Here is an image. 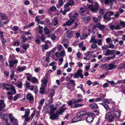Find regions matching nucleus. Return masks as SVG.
Here are the masks:
<instances>
[{
	"instance_id": "3c124183",
	"label": "nucleus",
	"mask_w": 125,
	"mask_h": 125,
	"mask_svg": "<svg viewBox=\"0 0 125 125\" xmlns=\"http://www.w3.org/2000/svg\"><path fill=\"white\" fill-rule=\"evenodd\" d=\"M103 105L106 110H108L109 109V106L108 105L105 104H103Z\"/></svg>"
},
{
	"instance_id": "ea45409f",
	"label": "nucleus",
	"mask_w": 125,
	"mask_h": 125,
	"mask_svg": "<svg viewBox=\"0 0 125 125\" xmlns=\"http://www.w3.org/2000/svg\"><path fill=\"white\" fill-rule=\"evenodd\" d=\"M23 117L24 118V120L26 122H28L30 120V118L28 116H22V118Z\"/></svg>"
},
{
	"instance_id": "a878e982",
	"label": "nucleus",
	"mask_w": 125,
	"mask_h": 125,
	"mask_svg": "<svg viewBox=\"0 0 125 125\" xmlns=\"http://www.w3.org/2000/svg\"><path fill=\"white\" fill-rule=\"evenodd\" d=\"M89 106L92 109H95L98 107L97 105L95 103L91 104L89 105Z\"/></svg>"
},
{
	"instance_id": "774afa93",
	"label": "nucleus",
	"mask_w": 125,
	"mask_h": 125,
	"mask_svg": "<svg viewBox=\"0 0 125 125\" xmlns=\"http://www.w3.org/2000/svg\"><path fill=\"white\" fill-rule=\"evenodd\" d=\"M102 48L103 50H106L108 48L107 46L106 45H104L102 47Z\"/></svg>"
},
{
	"instance_id": "6ab92c4d",
	"label": "nucleus",
	"mask_w": 125,
	"mask_h": 125,
	"mask_svg": "<svg viewBox=\"0 0 125 125\" xmlns=\"http://www.w3.org/2000/svg\"><path fill=\"white\" fill-rule=\"evenodd\" d=\"M18 62L17 60H13L10 61V62L9 66L10 67H13L14 64L17 63Z\"/></svg>"
},
{
	"instance_id": "f8f14e48",
	"label": "nucleus",
	"mask_w": 125,
	"mask_h": 125,
	"mask_svg": "<svg viewBox=\"0 0 125 125\" xmlns=\"http://www.w3.org/2000/svg\"><path fill=\"white\" fill-rule=\"evenodd\" d=\"M82 20L83 22L87 23L90 20V18L89 16H82L81 17Z\"/></svg>"
},
{
	"instance_id": "b1692460",
	"label": "nucleus",
	"mask_w": 125,
	"mask_h": 125,
	"mask_svg": "<svg viewBox=\"0 0 125 125\" xmlns=\"http://www.w3.org/2000/svg\"><path fill=\"white\" fill-rule=\"evenodd\" d=\"M26 69V66H24L22 67H17V70L20 72H21L25 70Z\"/></svg>"
},
{
	"instance_id": "4c0bfd02",
	"label": "nucleus",
	"mask_w": 125,
	"mask_h": 125,
	"mask_svg": "<svg viewBox=\"0 0 125 125\" xmlns=\"http://www.w3.org/2000/svg\"><path fill=\"white\" fill-rule=\"evenodd\" d=\"M69 6L67 5L66 4L64 5V10L65 11H68L70 9V8L69 7Z\"/></svg>"
},
{
	"instance_id": "2f4dec72",
	"label": "nucleus",
	"mask_w": 125,
	"mask_h": 125,
	"mask_svg": "<svg viewBox=\"0 0 125 125\" xmlns=\"http://www.w3.org/2000/svg\"><path fill=\"white\" fill-rule=\"evenodd\" d=\"M84 105L83 104H75L74 105V108H77L80 107H82Z\"/></svg>"
},
{
	"instance_id": "4468645a",
	"label": "nucleus",
	"mask_w": 125,
	"mask_h": 125,
	"mask_svg": "<svg viewBox=\"0 0 125 125\" xmlns=\"http://www.w3.org/2000/svg\"><path fill=\"white\" fill-rule=\"evenodd\" d=\"M96 27L100 29L101 31L103 30L105 28V26L99 23H97L96 24V26H94V27L95 28Z\"/></svg>"
},
{
	"instance_id": "338daca9",
	"label": "nucleus",
	"mask_w": 125,
	"mask_h": 125,
	"mask_svg": "<svg viewBox=\"0 0 125 125\" xmlns=\"http://www.w3.org/2000/svg\"><path fill=\"white\" fill-rule=\"evenodd\" d=\"M107 61V57H104L101 60V61H102V62H105Z\"/></svg>"
},
{
	"instance_id": "ddd939ff",
	"label": "nucleus",
	"mask_w": 125,
	"mask_h": 125,
	"mask_svg": "<svg viewBox=\"0 0 125 125\" xmlns=\"http://www.w3.org/2000/svg\"><path fill=\"white\" fill-rule=\"evenodd\" d=\"M50 118L53 120L57 119L58 116L57 114H53V112H50Z\"/></svg>"
},
{
	"instance_id": "09e8293b",
	"label": "nucleus",
	"mask_w": 125,
	"mask_h": 125,
	"mask_svg": "<svg viewBox=\"0 0 125 125\" xmlns=\"http://www.w3.org/2000/svg\"><path fill=\"white\" fill-rule=\"evenodd\" d=\"M97 45L96 44L94 43L92 44L91 46V47L92 49H95L98 47Z\"/></svg>"
},
{
	"instance_id": "58836bf2",
	"label": "nucleus",
	"mask_w": 125,
	"mask_h": 125,
	"mask_svg": "<svg viewBox=\"0 0 125 125\" xmlns=\"http://www.w3.org/2000/svg\"><path fill=\"white\" fill-rule=\"evenodd\" d=\"M44 31L45 32V34L46 35H48L50 33L49 30L48 29L47 27H45L44 28Z\"/></svg>"
},
{
	"instance_id": "7ed1b4c3",
	"label": "nucleus",
	"mask_w": 125,
	"mask_h": 125,
	"mask_svg": "<svg viewBox=\"0 0 125 125\" xmlns=\"http://www.w3.org/2000/svg\"><path fill=\"white\" fill-rule=\"evenodd\" d=\"M99 7V6L98 3L95 2L94 3V6L91 5L89 6L88 8L92 12H94L98 10Z\"/></svg>"
},
{
	"instance_id": "393cba45",
	"label": "nucleus",
	"mask_w": 125,
	"mask_h": 125,
	"mask_svg": "<svg viewBox=\"0 0 125 125\" xmlns=\"http://www.w3.org/2000/svg\"><path fill=\"white\" fill-rule=\"evenodd\" d=\"M90 43H97V40L95 39V36H93L91 38L90 41H89Z\"/></svg>"
},
{
	"instance_id": "5fc2aeb1",
	"label": "nucleus",
	"mask_w": 125,
	"mask_h": 125,
	"mask_svg": "<svg viewBox=\"0 0 125 125\" xmlns=\"http://www.w3.org/2000/svg\"><path fill=\"white\" fill-rule=\"evenodd\" d=\"M34 89V92L35 94H37L38 91V88L37 86H33Z\"/></svg>"
},
{
	"instance_id": "8fccbe9b",
	"label": "nucleus",
	"mask_w": 125,
	"mask_h": 125,
	"mask_svg": "<svg viewBox=\"0 0 125 125\" xmlns=\"http://www.w3.org/2000/svg\"><path fill=\"white\" fill-rule=\"evenodd\" d=\"M42 42H44L45 41V40L46 37L44 36V35H42L40 37Z\"/></svg>"
},
{
	"instance_id": "c756f323",
	"label": "nucleus",
	"mask_w": 125,
	"mask_h": 125,
	"mask_svg": "<svg viewBox=\"0 0 125 125\" xmlns=\"http://www.w3.org/2000/svg\"><path fill=\"white\" fill-rule=\"evenodd\" d=\"M25 115L22 116H28L29 115L30 110V109H25Z\"/></svg>"
},
{
	"instance_id": "c85d7f7f",
	"label": "nucleus",
	"mask_w": 125,
	"mask_h": 125,
	"mask_svg": "<svg viewBox=\"0 0 125 125\" xmlns=\"http://www.w3.org/2000/svg\"><path fill=\"white\" fill-rule=\"evenodd\" d=\"M58 23V20L57 19L54 18L52 20V24L55 26L57 25Z\"/></svg>"
},
{
	"instance_id": "680f3d73",
	"label": "nucleus",
	"mask_w": 125,
	"mask_h": 125,
	"mask_svg": "<svg viewBox=\"0 0 125 125\" xmlns=\"http://www.w3.org/2000/svg\"><path fill=\"white\" fill-rule=\"evenodd\" d=\"M14 71H12V73H11L10 77L11 80H12L13 78L14 75Z\"/></svg>"
},
{
	"instance_id": "c9c22d12",
	"label": "nucleus",
	"mask_w": 125,
	"mask_h": 125,
	"mask_svg": "<svg viewBox=\"0 0 125 125\" xmlns=\"http://www.w3.org/2000/svg\"><path fill=\"white\" fill-rule=\"evenodd\" d=\"M113 113L114 114V115L118 117H119L120 116V113L119 111H115L114 113Z\"/></svg>"
},
{
	"instance_id": "a211bd4d",
	"label": "nucleus",
	"mask_w": 125,
	"mask_h": 125,
	"mask_svg": "<svg viewBox=\"0 0 125 125\" xmlns=\"http://www.w3.org/2000/svg\"><path fill=\"white\" fill-rule=\"evenodd\" d=\"M83 71L82 69H79L76 72L81 78H83V75L82 74Z\"/></svg>"
},
{
	"instance_id": "cd10ccee",
	"label": "nucleus",
	"mask_w": 125,
	"mask_h": 125,
	"mask_svg": "<svg viewBox=\"0 0 125 125\" xmlns=\"http://www.w3.org/2000/svg\"><path fill=\"white\" fill-rule=\"evenodd\" d=\"M21 43H22L25 42L27 40V38L24 35H22L21 37Z\"/></svg>"
},
{
	"instance_id": "a18cd8bd",
	"label": "nucleus",
	"mask_w": 125,
	"mask_h": 125,
	"mask_svg": "<svg viewBox=\"0 0 125 125\" xmlns=\"http://www.w3.org/2000/svg\"><path fill=\"white\" fill-rule=\"evenodd\" d=\"M29 44H24L23 45V49H24L26 50L29 47Z\"/></svg>"
},
{
	"instance_id": "69168bd1",
	"label": "nucleus",
	"mask_w": 125,
	"mask_h": 125,
	"mask_svg": "<svg viewBox=\"0 0 125 125\" xmlns=\"http://www.w3.org/2000/svg\"><path fill=\"white\" fill-rule=\"evenodd\" d=\"M55 55L57 57H62L60 53L59 52H56L55 53Z\"/></svg>"
},
{
	"instance_id": "473e14b6",
	"label": "nucleus",
	"mask_w": 125,
	"mask_h": 125,
	"mask_svg": "<svg viewBox=\"0 0 125 125\" xmlns=\"http://www.w3.org/2000/svg\"><path fill=\"white\" fill-rule=\"evenodd\" d=\"M88 35H89L90 34L89 33H88ZM88 36V35L87 34H83L80 37V39L82 40H83L85 38L87 37Z\"/></svg>"
},
{
	"instance_id": "4be33fe9",
	"label": "nucleus",
	"mask_w": 125,
	"mask_h": 125,
	"mask_svg": "<svg viewBox=\"0 0 125 125\" xmlns=\"http://www.w3.org/2000/svg\"><path fill=\"white\" fill-rule=\"evenodd\" d=\"M66 109V108L63 107V106H61L60 108L59 111L58 112V114H61Z\"/></svg>"
},
{
	"instance_id": "7c9ffc66",
	"label": "nucleus",
	"mask_w": 125,
	"mask_h": 125,
	"mask_svg": "<svg viewBox=\"0 0 125 125\" xmlns=\"http://www.w3.org/2000/svg\"><path fill=\"white\" fill-rule=\"evenodd\" d=\"M50 108L51 112H53L56 109V108L54 107V105H51L50 106Z\"/></svg>"
},
{
	"instance_id": "5701e85b",
	"label": "nucleus",
	"mask_w": 125,
	"mask_h": 125,
	"mask_svg": "<svg viewBox=\"0 0 125 125\" xmlns=\"http://www.w3.org/2000/svg\"><path fill=\"white\" fill-rule=\"evenodd\" d=\"M118 68V69H123L125 68V62H124L120 64Z\"/></svg>"
},
{
	"instance_id": "f704fd0d",
	"label": "nucleus",
	"mask_w": 125,
	"mask_h": 125,
	"mask_svg": "<svg viewBox=\"0 0 125 125\" xmlns=\"http://www.w3.org/2000/svg\"><path fill=\"white\" fill-rule=\"evenodd\" d=\"M22 83L21 82H19L17 83L16 84V86L18 88L21 89L22 87Z\"/></svg>"
},
{
	"instance_id": "423d86ee",
	"label": "nucleus",
	"mask_w": 125,
	"mask_h": 125,
	"mask_svg": "<svg viewBox=\"0 0 125 125\" xmlns=\"http://www.w3.org/2000/svg\"><path fill=\"white\" fill-rule=\"evenodd\" d=\"M117 67V65H115L114 62L110 63L108 65V67L107 70L109 71L114 69Z\"/></svg>"
},
{
	"instance_id": "9d476101",
	"label": "nucleus",
	"mask_w": 125,
	"mask_h": 125,
	"mask_svg": "<svg viewBox=\"0 0 125 125\" xmlns=\"http://www.w3.org/2000/svg\"><path fill=\"white\" fill-rule=\"evenodd\" d=\"M74 20L73 19H71L68 20L66 22V23H64L63 25V26H65L66 25L69 26L72 24L74 22Z\"/></svg>"
},
{
	"instance_id": "f3484780",
	"label": "nucleus",
	"mask_w": 125,
	"mask_h": 125,
	"mask_svg": "<svg viewBox=\"0 0 125 125\" xmlns=\"http://www.w3.org/2000/svg\"><path fill=\"white\" fill-rule=\"evenodd\" d=\"M83 120V119H79L77 117H77H75L72 119V123H74L79 121H82Z\"/></svg>"
},
{
	"instance_id": "bb28decb",
	"label": "nucleus",
	"mask_w": 125,
	"mask_h": 125,
	"mask_svg": "<svg viewBox=\"0 0 125 125\" xmlns=\"http://www.w3.org/2000/svg\"><path fill=\"white\" fill-rule=\"evenodd\" d=\"M31 82L34 84H36L38 83V81L35 77H33L31 79Z\"/></svg>"
},
{
	"instance_id": "0eeeda50",
	"label": "nucleus",
	"mask_w": 125,
	"mask_h": 125,
	"mask_svg": "<svg viewBox=\"0 0 125 125\" xmlns=\"http://www.w3.org/2000/svg\"><path fill=\"white\" fill-rule=\"evenodd\" d=\"M9 117L11 122L13 124V125H18L17 120L12 114H10V115Z\"/></svg>"
},
{
	"instance_id": "aec40b11",
	"label": "nucleus",
	"mask_w": 125,
	"mask_h": 125,
	"mask_svg": "<svg viewBox=\"0 0 125 125\" xmlns=\"http://www.w3.org/2000/svg\"><path fill=\"white\" fill-rule=\"evenodd\" d=\"M7 16L4 13H0V18L3 20H6L7 19Z\"/></svg>"
},
{
	"instance_id": "49530a36",
	"label": "nucleus",
	"mask_w": 125,
	"mask_h": 125,
	"mask_svg": "<svg viewBox=\"0 0 125 125\" xmlns=\"http://www.w3.org/2000/svg\"><path fill=\"white\" fill-rule=\"evenodd\" d=\"M57 49L59 51H60L63 48L62 46L60 44L58 45L57 47Z\"/></svg>"
},
{
	"instance_id": "f03ea898",
	"label": "nucleus",
	"mask_w": 125,
	"mask_h": 125,
	"mask_svg": "<svg viewBox=\"0 0 125 125\" xmlns=\"http://www.w3.org/2000/svg\"><path fill=\"white\" fill-rule=\"evenodd\" d=\"M114 14V13L111 11L108 12L106 13L103 16L104 21H110L111 20L110 17L113 15Z\"/></svg>"
},
{
	"instance_id": "f257e3e1",
	"label": "nucleus",
	"mask_w": 125,
	"mask_h": 125,
	"mask_svg": "<svg viewBox=\"0 0 125 125\" xmlns=\"http://www.w3.org/2000/svg\"><path fill=\"white\" fill-rule=\"evenodd\" d=\"M120 25L124 27L125 25V22L122 21H121L120 24L117 25H112L110 26V29L112 30L115 29V30H118L121 29V27Z\"/></svg>"
},
{
	"instance_id": "72a5a7b5",
	"label": "nucleus",
	"mask_w": 125,
	"mask_h": 125,
	"mask_svg": "<svg viewBox=\"0 0 125 125\" xmlns=\"http://www.w3.org/2000/svg\"><path fill=\"white\" fill-rule=\"evenodd\" d=\"M26 75L27 76V80L30 81L31 80V78L32 77V75L29 73H26Z\"/></svg>"
},
{
	"instance_id": "4d7b16f0",
	"label": "nucleus",
	"mask_w": 125,
	"mask_h": 125,
	"mask_svg": "<svg viewBox=\"0 0 125 125\" xmlns=\"http://www.w3.org/2000/svg\"><path fill=\"white\" fill-rule=\"evenodd\" d=\"M1 41L2 43V45L3 47L5 45V42H7V41L5 40H4L3 39H2V38H1Z\"/></svg>"
},
{
	"instance_id": "412c9836",
	"label": "nucleus",
	"mask_w": 125,
	"mask_h": 125,
	"mask_svg": "<svg viewBox=\"0 0 125 125\" xmlns=\"http://www.w3.org/2000/svg\"><path fill=\"white\" fill-rule=\"evenodd\" d=\"M45 17L44 15L38 16L35 18V19L36 21L39 22L40 20L43 19Z\"/></svg>"
},
{
	"instance_id": "6e6d98bb",
	"label": "nucleus",
	"mask_w": 125,
	"mask_h": 125,
	"mask_svg": "<svg viewBox=\"0 0 125 125\" xmlns=\"http://www.w3.org/2000/svg\"><path fill=\"white\" fill-rule=\"evenodd\" d=\"M114 47L115 45L114 44L112 43H110L109 44V45L108 46V47L111 49H113L114 48Z\"/></svg>"
},
{
	"instance_id": "052dcab7",
	"label": "nucleus",
	"mask_w": 125,
	"mask_h": 125,
	"mask_svg": "<svg viewBox=\"0 0 125 125\" xmlns=\"http://www.w3.org/2000/svg\"><path fill=\"white\" fill-rule=\"evenodd\" d=\"M45 101L44 99H42L40 101V107H42V105L44 103Z\"/></svg>"
},
{
	"instance_id": "79ce46f5",
	"label": "nucleus",
	"mask_w": 125,
	"mask_h": 125,
	"mask_svg": "<svg viewBox=\"0 0 125 125\" xmlns=\"http://www.w3.org/2000/svg\"><path fill=\"white\" fill-rule=\"evenodd\" d=\"M93 53V52H92L88 51L86 53V55H87V56H88L90 57L92 56Z\"/></svg>"
},
{
	"instance_id": "864d4df0",
	"label": "nucleus",
	"mask_w": 125,
	"mask_h": 125,
	"mask_svg": "<svg viewBox=\"0 0 125 125\" xmlns=\"http://www.w3.org/2000/svg\"><path fill=\"white\" fill-rule=\"evenodd\" d=\"M5 84L4 83H0V87L1 88L5 89Z\"/></svg>"
},
{
	"instance_id": "c03bdc74",
	"label": "nucleus",
	"mask_w": 125,
	"mask_h": 125,
	"mask_svg": "<svg viewBox=\"0 0 125 125\" xmlns=\"http://www.w3.org/2000/svg\"><path fill=\"white\" fill-rule=\"evenodd\" d=\"M49 48L48 46L45 44L42 46V49L43 51L44 50H46Z\"/></svg>"
},
{
	"instance_id": "2eb2a0df",
	"label": "nucleus",
	"mask_w": 125,
	"mask_h": 125,
	"mask_svg": "<svg viewBox=\"0 0 125 125\" xmlns=\"http://www.w3.org/2000/svg\"><path fill=\"white\" fill-rule=\"evenodd\" d=\"M94 118V117L93 116H88L86 118V122L87 123H91L93 121Z\"/></svg>"
},
{
	"instance_id": "bf43d9fd",
	"label": "nucleus",
	"mask_w": 125,
	"mask_h": 125,
	"mask_svg": "<svg viewBox=\"0 0 125 125\" xmlns=\"http://www.w3.org/2000/svg\"><path fill=\"white\" fill-rule=\"evenodd\" d=\"M105 40L106 43H109L111 40V39L110 38L108 37Z\"/></svg>"
},
{
	"instance_id": "603ef678",
	"label": "nucleus",
	"mask_w": 125,
	"mask_h": 125,
	"mask_svg": "<svg viewBox=\"0 0 125 125\" xmlns=\"http://www.w3.org/2000/svg\"><path fill=\"white\" fill-rule=\"evenodd\" d=\"M102 41L101 40L99 39L98 41H97V43L98 44L99 46H101L102 44Z\"/></svg>"
},
{
	"instance_id": "20e7f679",
	"label": "nucleus",
	"mask_w": 125,
	"mask_h": 125,
	"mask_svg": "<svg viewBox=\"0 0 125 125\" xmlns=\"http://www.w3.org/2000/svg\"><path fill=\"white\" fill-rule=\"evenodd\" d=\"M105 117L109 122L113 121L114 117L111 113H108L106 114Z\"/></svg>"
},
{
	"instance_id": "e2e57ef3",
	"label": "nucleus",
	"mask_w": 125,
	"mask_h": 125,
	"mask_svg": "<svg viewBox=\"0 0 125 125\" xmlns=\"http://www.w3.org/2000/svg\"><path fill=\"white\" fill-rule=\"evenodd\" d=\"M79 76V75L76 72L74 74L73 77L74 78H77Z\"/></svg>"
},
{
	"instance_id": "9b49d317",
	"label": "nucleus",
	"mask_w": 125,
	"mask_h": 125,
	"mask_svg": "<svg viewBox=\"0 0 125 125\" xmlns=\"http://www.w3.org/2000/svg\"><path fill=\"white\" fill-rule=\"evenodd\" d=\"M10 90L12 91V92H8V95H11L13 94H15L16 93V91L14 87L12 85L10 86Z\"/></svg>"
},
{
	"instance_id": "e433bc0d",
	"label": "nucleus",
	"mask_w": 125,
	"mask_h": 125,
	"mask_svg": "<svg viewBox=\"0 0 125 125\" xmlns=\"http://www.w3.org/2000/svg\"><path fill=\"white\" fill-rule=\"evenodd\" d=\"M107 65V64H104L100 65L99 66V67L101 68L104 69L105 70H107L108 67Z\"/></svg>"
},
{
	"instance_id": "a19ab883",
	"label": "nucleus",
	"mask_w": 125,
	"mask_h": 125,
	"mask_svg": "<svg viewBox=\"0 0 125 125\" xmlns=\"http://www.w3.org/2000/svg\"><path fill=\"white\" fill-rule=\"evenodd\" d=\"M56 10V7L54 6H52L50 8V11H54Z\"/></svg>"
},
{
	"instance_id": "13d9d810",
	"label": "nucleus",
	"mask_w": 125,
	"mask_h": 125,
	"mask_svg": "<svg viewBox=\"0 0 125 125\" xmlns=\"http://www.w3.org/2000/svg\"><path fill=\"white\" fill-rule=\"evenodd\" d=\"M60 54L62 57H64L65 55L64 50H63L60 52Z\"/></svg>"
},
{
	"instance_id": "39448f33",
	"label": "nucleus",
	"mask_w": 125,
	"mask_h": 125,
	"mask_svg": "<svg viewBox=\"0 0 125 125\" xmlns=\"http://www.w3.org/2000/svg\"><path fill=\"white\" fill-rule=\"evenodd\" d=\"M87 114V112L85 111H82L77 113V116L79 119H82Z\"/></svg>"
},
{
	"instance_id": "0e129e2a",
	"label": "nucleus",
	"mask_w": 125,
	"mask_h": 125,
	"mask_svg": "<svg viewBox=\"0 0 125 125\" xmlns=\"http://www.w3.org/2000/svg\"><path fill=\"white\" fill-rule=\"evenodd\" d=\"M42 83L43 84H47V80L44 79H43L41 80Z\"/></svg>"
},
{
	"instance_id": "37998d69",
	"label": "nucleus",
	"mask_w": 125,
	"mask_h": 125,
	"mask_svg": "<svg viewBox=\"0 0 125 125\" xmlns=\"http://www.w3.org/2000/svg\"><path fill=\"white\" fill-rule=\"evenodd\" d=\"M66 4L69 6H71L73 4L74 2L72 0H70Z\"/></svg>"
},
{
	"instance_id": "1a4fd4ad",
	"label": "nucleus",
	"mask_w": 125,
	"mask_h": 125,
	"mask_svg": "<svg viewBox=\"0 0 125 125\" xmlns=\"http://www.w3.org/2000/svg\"><path fill=\"white\" fill-rule=\"evenodd\" d=\"M26 97L27 100H29L31 103H32L34 102L33 96L31 93L27 94Z\"/></svg>"
},
{
	"instance_id": "6e6552de",
	"label": "nucleus",
	"mask_w": 125,
	"mask_h": 125,
	"mask_svg": "<svg viewBox=\"0 0 125 125\" xmlns=\"http://www.w3.org/2000/svg\"><path fill=\"white\" fill-rule=\"evenodd\" d=\"M115 51L114 50H111L109 49H108L106 51L105 53V55L106 56L109 55H113L114 57L115 56Z\"/></svg>"
},
{
	"instance_id": "de8ad7c7",
	"label": "nucleus",
	"mask_w": 125,
	"mask_h": 125,
	"mask_svg": "<svg viewBox=\"0 0 125 125\" xmlns=\"http://www.w3.org/2000/svg\"><path fill=\"white\" fill-rule=\"evenodd\" d=\"M45 91L44 88L42 87L40 88V93L41 94H43L44 93Z\"/></svg>"
},
{
	"instance_id": "dca6fc26",
	"label": "nucleus",
	"mask_w": 125,
	"mask_h": 125,
	"mask_svg": "<svg viewBox=\"0 0 125 125\" xmlns=\"http://www.w3.org/2000/svg\"><path fill=\"white\" fill-rule=\"evenodd\" d=\"M6 107V105L4 103V100L0 99V111H1L2 109Z\"/></svg>"
}]
</instances>
